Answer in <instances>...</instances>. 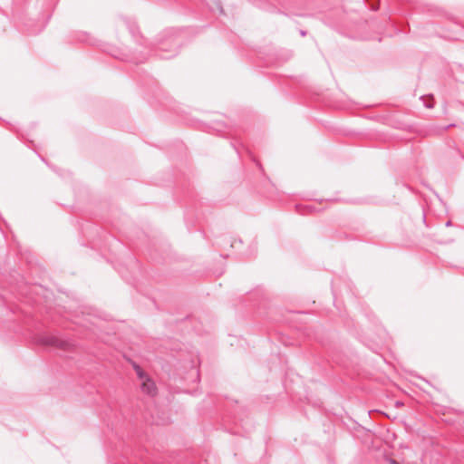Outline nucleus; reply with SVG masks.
<instances>
[{
  "instance_id": "7",
  "label": "nucleus",
  "mask_w": 464,
  "mask_h": 464,
  "mask_svg": "<svg viewBox=\"0 0 464 464\" xmlns=\"http://www.w3.org/2000/svg\"><path fill=\"white\" fill-rule=\"evenodd\" d=\"M173 55H174V54H171V55L160 54V58H162V59H168V58L172 57Z\"/></svg>"
},
{
  "instance_id": "5",
  "label": "nucleus",
  "mask_w": 464,
  "mask_h": 464,
  "mask_svg": "<svg viewBox=\"0 0 464 464\" xmlns=\"http://www.w3.org/2000/svg\"><path fill=\"white\" fill-rule=\"evenodd\" d=\"M424 106H425V107H427V108H429V109L433 108V104H432L431 102H427V103H426V102H424Z\"/></svg>"
},
{
  "instance_id": "12",
  "label": "nucleus",
  "mask_w": 464,
  "mask_h": 464,
  "mask_svg": "<svg viewBox=\"0 0 464 464\" xmlns=\"http://www.w3.org/2000/svg\"><path fill=\"white\" fill-rule=\"evenodd\" d=\"M305 208L309 209V210H312L314 209V208L312 206H305Z\"/></svg>"
},
{
  "instance_id": "8",
  "label": "nucleus",
  "mask_w": 464,
  "mask_h": 464,
  "mask_svg": "<svg viewBox=\"0 0 464 464\" xmlns=\"http://www.w3.org/2000/svg\"><path fill=\"white\" fill-rule=\"evenodd\" d=\"M388 463L389 464H399L396 460H394L392 459H388Z\"/></svg>"
},
{
  "instance_id": "2",
  "label": "nucleus",
  "mask_w": 464,
  "mask_h": 464,
  "mask_svg": "<svg viewBox=\"0 0 464 464\" xmlns=\"http://www.w3.org/2000/svg\"><path fill=\"white\" fill-rule=\"evenodd\" d=\"M140 389L144 393L150 396H154L157 392V387L155 382L149 377L142 380Z\"/></svg>"
},
{
  "instance_id": "4",
  "label": "nucleus",
  "mask_w": 464,
  "mask_h": 464,
  "mask_svg": "<svg viewBox=\"0 0 464 464\" xmlns=\"http://www.w3.org/2000/svg\"><path fill=\"white\" fill-rule=\"evenodd\" d=\"M128 28L130 30V33L135 36L136 34L138 33V26L134 24V23H129L128 24Z\"/></svg>"
},
{
  "instance_id": "10",
  "label": "nucleus",
  "mask_w": 464,
  "mask_h": 464,
  "mask_svg": "<svg viewBox=\"0 0 464 464\" xmlns=\"http://www.w3.org/2000/svg\"><path fill=\"white\" fill-rule=\"evenodd\" d=\"M300 34H301L302 36H304L306 34V32L304 31V30H301Z\"/></svg>"
},
{
  "instance_id": "9",
  "label": "nucleus",
  "mask_w": 464,
  "mask_h": 464,
  "mask_svg": "<svg viewBox=\"0 0 464 464\" xmlns=\"http://www.w3.org/2000/svg\"><path fill=\"white\" fill-rule=\"evenodd\" d=\"M255 251H256V246H251L250 254H253Z\"/></svg>"
},
{
  "instance_id": "3",
  "label": "nucleus",
  "mask_w": 464,
  "mask_h": 464,
  "mask_svg": "<svg viewBox=\"0 0 464 464\" xmlns=\"http://www.w3.org/2000/svg\"><path fill=\"white\" fill-rule=\"evenodd\" d=\"M133 369L135 370V372L140 380H144L148 377V375L145 373V372L142 370V368L138 365L137 363H133Z\"/></svg>"
},
{
  "instance_id": "13",
  "label": "nucleus",
  "mask_w": 464,
  "mask_h": 464,
  "mask_svg": "<svg viewBox=\"0 0 464 464\" xmlns=\"http://www.w3.org/2000/svg\"><path fill=\"white\" fill-rule=\"evenodd\" d=\"M236 241L231 243V247H235Z\"/></svg>"
},
{
  "instance_id": "11",
  "label": "nucleus",
  "mask_w": 464,
  "mask_h": 464,
  "mask_svg": "<svg viewBox=\"0 0 464 464\" xmlns=\"http://www.w3.org/2000/svg\"><path fill=\"white\" fill-rule=\"evenodd\" d=\"M450 226H451V221L450 220L447 221L446 222V227H450Z\"/></svg>"
},
{
  "instance_id": "6",
  "label": "nucleus",
  "mask_w": 464,
  "mask_h": 464,
  "mask_svg": "<svg viewBox=\"0 0 464 464\" xmlns=\"http://www.w3.org/2000/svg\"><path fill=\"white\" fill-rule=\"evenodd\" d=\"M217 2L218 9L220 11V13L223 12L222 6L220 5L218 0H215Z\"/></svg>"
},
{
  "instance_id": "1",
  "label": "nucleus",
  "mask_w": 464,
  "mask_h": 464,
  "mask_svg": "<svg viewBox=\"0 0 464 464\" xmlns=\"http://www.w3.org/2000/svg\"><path fill=\"white\" fill-rule=\"evenodd\" d=\"M38 342L43 345L59 348L62 350H70L73 345L71 341L62 339L54 334L40 336Z\"/></svg>"
}]
</instances>
